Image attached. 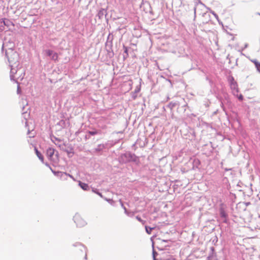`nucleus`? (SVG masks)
<instances>
[{
  "label": "nucleus",
  "instance_id": "0eeeda50",
  "mask_svg": "<svg viewBox=\"0 0 260 260\" xmlns=\"http://www.w3.org/2000/svg\"><path fill=\"white\" fill-rule=\"evenodd\" d=\"M145 229H146V232L148 234H151V231L154 229V228H150V227H148L147 226H145Z\"/></svg>",
  "mask_w": 260,
  "mask_h": 260
},
{
  "label": "nucleus",
  "instance_id": "f03ea898",
  "mask_svg": "<svg viewBox=\"0 0 260 260\" xmlns=\"http://www.w3.org/2000/svg\"><path fill=\"white\" fill-rule=\"evenodd\" d=\"M45 52L48 56H51V59L54 61L58 60V56L57 53L51 50H46Z\"/></svg>",
  "mask_w": 260,
  "mask_h": 260
},
{
  "label": "nucleus",
  "instance_id": "4468645a",
  "mask_svg": "<svg viewBox=\"0 0 260 260\" xmlns=\"http://www.w3.org/2000/svg\"><path fill=\"white\" fill-rule=\"evenodd\" d=\"M98 194H99V196H102V194L100 193H98Z\"/></svg>",
  "mask_w": 260,
  "mask_h": 260
},
{
  "label": "nucleus",
  "instance_id": "20e7f679",
  "mask_svg": "<svg viewBox=\"0 0 260 260\" xmlns=\"http://www.w3.org/2000/svg\"><path fill=\"white\" fill-rule=\"evenodd\" d=\"M35 152H36V155H37V156L39 158V159L42 161H43V156L42 155V154L38 150V149L35 148Z\"/></svg>",
  "mask_w": 260,
  "mask_h": 260
},
{
  "label": "nucleus",
  "instance_id": "ddd939ff",
  "mask_svg": "<svg viewBox=\"0 0 260 260\" xmlns=\"http://www.w3.org/2000/svg\"><path fill=\"white\" fill-rule=\"evenodd\" d=\"M19 88H20V87H19V86H18V91H19Z\"/></svg>",
  "mask_w": 260,
  "mask_h": 260
},
{
  "label": "nucleus",
  "instance_id": "39448f33",
  "mask_svg": "<svg viewBox=\"0 0 260 260\" xmlns=\"http://www.w3.org/2000/svg\"><path fill=\"white\" fill-rule=\"evenodd\" d=\"M79 185L84 190H87L89 189V186L86 183L80 182Z\"/></svg>",
  "mask_w": 260,
  "mask_h": 260
},
{
  "label": "nucleus",
  "instance_id": "1a4fd4ad",
  "mask_svg": "<svg viewBox=\"0 0 260 260\" xmlns=\"http://www.w3.org/2000/svg\"><path fill=\"white\" fill-rule=\"evenodd\" d=\"M8 58L10 62H13L14 61V60L11 59L9 56L8 57Z\"/></svg>",
  "mask_w": 260,
  "mask_h": 260
},
{
  "label": "nucleus",
  "instance_id": "9b49d317",
  "mask_svg": "<svg viewBox=\"0 0 260 260\" xmlns=\"http://www.w3.org/2000/svg\"><path fill=\"white\" fill-rule=\"evenodd\" d=\"M52 171L54 173V174H55V175H57V174L59 173V172H56L53 171L52 170Z\"/></svg>",
  "mask_w": 260,
  "mask_h": 260
},
{
  "label": "nucleus",
  "instance_id": "423d86ee",
  "mask_svg": "<svg viewBox=\"0 0 260 260\" xmlns=\"http://www.w3.org/2000/svg\"><path fill=\"white\" fill-rule=\"evenodd\" d=\"M252 61L255 65L257 70L260 72V63L255 60H253Z\"/></svg>",
  "mask_w": 260,
  "mask_h": 260
},
{
  "label": "nucleus",
  "instance_id": "7ed1b4c3",
  "mask_svg": "<svg viewBox=\"0 0 260 260\" xmlns=\"http://www.w3.org/2000/svg\"><path fill=\"white\" fill-rule=\"evenodd\" d=\"M54 150L53 149L49 148L47 150V154L49 158H51L54 154Z\"/></svg>",
  "mask_w": 260,
  "mask_h": 260
},
{
  "label": "nucleus",
  "instance_id": "6e6552de",
  "mask_svg": "<svg viewBox=\"0 0 260 260\" xmlns=\"http://www.w3.org/2000/svg\"><path fill=\"white\" fill-rule=\"evenodd\" d=\"M89 133L91 135H95L98 134L96 131L89 132Z\"/></svg>",
  "mask_w": 260,
  "mask_h": 260
},
{
  "label": "nucleus",
  "instance_id": "f8f14e48",
  "mask_svg": "<svg viewBox=\"0 0 260 260\" xmlns=\"http://www.w3.org/2000/svg\"><path fill=\"white\" fill-rule=\"evenodd\" d=\"M124 52H125V53H127V48H125V51H124Z\"/></svg>",
  "mask_w": 260,
  "mask_h": 260
},
{
  "label": "nucleus",
  "instance_id": "9d476101",
  "mask_svg": "<svg viewBox=\"0 0 260 260\" xmlns=\"http://www.w3.org/2000/svg\"><path fill=\"white\" fill-rule=\"evenodd\" d=\"M136 218H137V219L138 220H139V221H142V220L141 219V218L140 217H139V216H137V217H136Z\"/></svg>",
  "mask_w": 260,
  "mask_h": 260
},
{
  "label": "nucleus",
  "instance_id": "f257e3e1",
  "mask_svg": "<svg viewBox=\"0 0 260 260\" xmlns=\"http://www.w3.org/2000/svg\"><path fill=\"white\" fill-rule=\"evenodd\" d=\"M74 220L77 226L81 228L86 224V222L82 217L78 214H76L74 216Z\"/></svg>",
  "mask_w": 260,
  "mask_h": 260
}]
</instances>
